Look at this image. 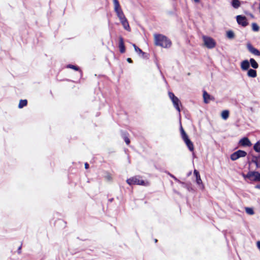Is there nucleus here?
Wrapping results in <instances>:
<instances>
[{
  "mask_svg": "<svg viewBox=\"0 0 260 260\" xmlns=\"http://www.w3.org/2000/svg\"><path fill=\"white\" fill-rule=\"evenodd\" d=\"M232 6L235 9H238L240 6V2L239 0H232L231 2Z\"/></svg>",
  "mask_w": 260,
  "mask_h": 260,
  "instance_id": "a211bd4d",
  "label": "nucleus"
},
{
  "mask_svg": "<svg viewBox=\"0 0 260 260\" xmlns=\"http://www.w3.org/2000/svg\"><path fill=\"white\" fill-rule=\"evenodd\" d=\"M226 37L230 39H233L235 37L234 32L232 30L228 31L226 32Z\"/></svg>",
  "mask_w": 260,
  "mask_h": 260,
  "instance_id": "5701e85b",
  "label": "nucleus"
},
{
  "mask_svg": "<svg viewBox=\"0 0 260 260\" xmlns=\"http://www.w3.org/2000/svg\"><path fill=\"white\" fill-rule=\"evenodd\" d=\"M157 240L156 239L155 240V242H156Z\"/></svg>",
  "mask_w": 260,
  "mask_h": 260,
  "instance_id": "4c0bfd02",
  "label": "nucleus"
},
{
  "mask_svg": "<svg viewBox=\"0 0 260 260\" xmlns=\"http://www.w3.org/2000/svg\"><path fill=\"white\" fill-rule=\"evenodd\" d=\"M124 139L126 144L128 145L130 143L129 139L127 137H124Z\"/></svg>",
  "mask_w": 260,
  "mask_h": 260,
  "instance_id": "c756f323",
  "label": "nucleus"
},
{
  "mask_svg": "<svg viewBox=\"0 0 260 260\" xmlns=\"http://www.w3.org/2000/svg\"><path fill=\"white\" fill-rule=\"evenodd\" d=\"M229 116V112L227 110H224L223 111H222V113H221V117L222 118L225 120Z\"/></svg>",
  "mask_w": 260,
  "mask_h": 260,
  "instance_id": "4be33fe9",
  "label": "nucleus"
},
{
  "mask_svg": "<svg viewBox=\"0 0 260 260\" xmlns=\"http://www.w3.org/2000/svg\"><path fill=\"white\" fill-rule=\"evenodd\" d=\"M85 169H88V168H89V165H88V163L86 162V163L85 164Z\"/></svg>",
  "mask_w": 260,
  "mask_h": 260,
  "instance_id": "72a5a7b5",
  "label": "nucleus"
},
{
  "mask_svg": "<svg viewBox=\"0 0 260 260\" xmlns=\"http://www.w3.org/2000/svg\"><path fill=\"white\" fill-rule=\"evenodd\" d=\"M120 52L122 53H124L125 51V46L124 44V40L122 37L119 38V45Z\"/></svg>",
  "mask_w": 260,
  "mask_h": 260,
  "instance_id": "f8f14e48",
  "label": "nucleus"
},
{
  "mask_svg": "<svg viewBox=\"0 0 260 260\" xmlns=\"http://www.w3.org/2000/svg\"><path fill=\"white\" fill-rule=\"evenodd\" d=\"M247 152L244 150H239L231 155L230 158L233 160H236L240 157H243L246 156Z\"/></svg>",
  "mask_w": 260,
  "mask_h": 260,
  "instance_id": "0eeeda50",
  "label": "nucleus"
},
{
  "mask_svg": "<svg viewBox=\"0 0 260 260\" xmlns=\"http://www.w3.org/2000/svg\"><path fill=\"white\" fill-rule=\"evenodd\" d=\"M246 212L249 215H253L254 214L253 210L251 208L246 207L245 208Z\"/></svg>",
  "mask_w": 260,
  "mask_h": 260,
  "instance_id": "bb28decb",
  "label": "nucleus"
},
{
  "mask_svg": "<svg viewBox=\"0 0 260 260\" xmlns=\"http://www.w3.org/2000/svg\"><path fill=\"white\" fill-rule=\"evenodd\" d=\"M27 104V101L26 100H21L19 101L18 107L19 108H22L24 106H26Z\"/></svg>",
  "mask_w": 260,
  "mask_h": 260,
  "instance_id": "412c9836",
  "label": "nucleus"
},
{
  "mask_svg": "<svg viewBox=\"0 0 260 260\" xmlns=\"http://www.w3.org/2000/svg\"><path fill=\"white\" fill-rule=\"evenodd\" d=\"M196 182L199 185L202 184V181L201 179L200 175H198V176L196 177Z\"/></svg>",
  "mask_w": 260,
  "mask_h": 260,
  "instance_id": "cd10ccee",
  "label": "nucleus"
},
{
  "mask_svg": "<svg viewBox=\"0 0 260 260\" xmlns=\"http://www.w3.org/2000/svg\"><path fill=\"white\" fill-rule=\"evenodd\" d=\"M120 22L121 23L123 28L125 30H126L128 31H130L131 28L129 27V24H128L127 19L125 17H124V18H123L122 19L120 20Z\"/></svg>",
  "mask_w": 260,
  "mask_h": 260,
  "instance_id": "ddd939ff",
  "label": "nucleus"
},
{
  "mask_svg": "<svg viewBox=\"0 0 260 260\" xmlns=\"http://www.w3.org/2000/svg\"><path fill=\"white\" fill-rule=\"evenodd\" d=\"M256 245H257V248L258 249H260V241H257V243H256Z\"/></svg>",
  "mask_w": 260,
  "mask_h": 260,
  "instance_id": "473e14b6",
  "label": "nucleus"
},
{
  "mask_svg": "<svg viewBox=\"0 0 260 260\" xmlns=\"http://www.w3.org/2000/svg\"><path fill=\"white\" fill-rule=\"evenodd\" d=\"M170 176H171V177H172V178H173V179H174L175 180H176V181H178V182H180V183H181V182H180V181H179V180H178V179H177V178H176L174 175H171V174H170Z\"/></svg>",
  "mask_w": 260,
  "mask_h": 260,
  "instance_id": "2f4dec72",
  "label": "nucleus"
},
{
  "mask_svg": "<svg viewBox=\"0 0 260 260\" xmlns=\"http://www.w3.org/2000/svg\"><path fill=\"white\" fill-rule=\"evenodd\" d=\"M154 43L156 45L163 48H169L171 46V42L166 36L160 34H155Z\"/></svg>",
  "mask_w": 260,
  "mask_h": 260,
  "instance_id": "f257e3e1",
  "label": "nucleus"
},
{
  "mask_svg": "<svg viewBox=\"0 0 260 260\" xmlns=\"http://www.w3.org/2000/svg\"><path fill=\"white\" fill-rule=\"evenodd\" d=\"M251 162L255 164L257 168H260V156H253Z\"/></svg>",
  "mask_w": 260,
  "mask_h": 260,
  "instance_id": "2eb2a0df",
  "label": "nucleus"
},
{
  "mask_svg": "<svg viewBox=\"0 0 260 260\" xmlns=\"http://www.w3.org/2000/svg\"><path fill=\"white\" fill-rule=\"evenodd\" d=\"M174 107L176 109L179 113L180 112V109L179 107V104H180V101L179 99L177 97L175 98V99H173L172 101Z\"/></svg>",
  "mask_w": 260,
  "mask_h": 260,
  "instance_id": "4468645a",
  "label": "nucleus"
},
{
  "mask_svg": "<svg viewBox=\"0 0 260 260\" xmlns=\"http://www.w3.org/2000/svg\"><path fill=\"white\" fill-rule=\"evenodd\" d=\"M239 145L242 147H250L252 145V143L248 138L244 137L239 141Z\"/></svg>",
  "mask_w": 260,
  "mask_h": 260,
  "instance_id": "1a4fd4ad",
  "label": "nucleus"
},
{
  "mask_svg": "<svg viewBox=\"0 0 260 260\" xmlns=\"http://www.w3.org/2000/svg\"><path fill=\"white\" fill-rule=\"evenodd\" d=\"M243 176L251 181H260V173L258 172L250 171L246 175L243 174Z\"/></svg>",
  "mask_w": 260,
  "mask_h": 260,
  "instance_id": "20e7f679",
  "label": "nucleus"
},
{
  "mask_svg": "<svg viewBox=\"0 0 260 260\" xmlns=\"http://www.w3.org/2000/svg\"><path fill=\"white\" fill-rule=\"evenodd\" d=\"M193 173H194V175L196 176V177L198 176V175H200L199 172L196 170H194Z\"/></svg>",
  "mask_w": 260,
  "mask_h": 260,
  "instance_id": "7c9ffc66",
  "label": "nucleus"
},
{
  "mask_svg": "<svg viewBox=\"0 0 260 260\" xmlns=\"http://www.w3.org/2000/svg\"><path fill=\"white\" fill-rule=\"evenodd\" d=\"M127 61L128 62H129V63H132V61H132V60L131 59V58H128L127 59Z\"/></svg>",
  "mask_w": 260,
  "mask_h": 260,
  "instance_id": "f704fd0d",
  "label": "nucleus"
},
{
  "mask_svg": "<svg viewBox=\"0 0 260 260\" xmlns=\"http://www.w3.org/2000/svg\"><path fill=\"white\" fill-rule=\"evenodd\" d=\"M246 46L250 53L257 56H260V52L257 49L254 48L250 43H247Z\"/></svg>",
  "mask_w": 260,
  "mask_h": 260,
  "instance_id": "9b49d317",
  "label": "nucleus"
},
{
  "mask_svg": "<svg viewBox=\"0 0 260 260\" xmlns=\"http://www.w3.org/2000/svg\"><path fill=\"white\" fill-rule=\"evenodd\" d=\"M126 182L129 185L137 184L143 186H148L149 185L148 182L141 179V178L139 176H135L130 178L126 180Z\"/></svg>",
  "mask_w": 260,
  "mask_h": 260,
  "instance_id": "f03ea898",
  "label": "nucleus"
},
{
  "mask_svg": "<svg viewBox=\"0 0 260 260\" xmlns=\"http://www.w3.org/2000/svg\"><path fill=\"white\" fill-rule=\"evenodd\" d=\"M181 135L182 139L187 146L188 148L190 151H193L194 150V146L192 142L188 138V136L185 132L183 127L181 126L180 127Z\"/></svg>",
  "mask_w": 260,
  "mask_h": 260,
  "instance_id": "7ed1b4c3",
  "label": "nucleus"
},
{
  "mask_svg": "<svg viewBox=\"0 0 260 260\" xmlns=\"http://www.w3.org/2000/svg\"><path fill=\"white\" fill-rule=\"evenodd\" d=\"M133 46H134L135 48V50L136 52H137L139 54H142V55H144L145 53L142 51V50L138 47L135 44H133Z\"/></svg>",
  "mask_w": 260,
  "mask_h": 260,
  "instance_id": "393cba45",
  "label": "nucleus"
},
{
  "mask_svg": "<svg viewBox=\"0 0 260 260\" xmlns=\"http://www.w3.org/2000/svg\"><path fill=\"white\" fill-rule=\"evenodd\" d=\"M237 23L242 25V26L245 27L248 25L247 18L245 16L242 15H238L236 17Z\"/></svg>",
  "mask_w": 260,
  "mask_h": 260,
  "instance_id": "6e6552de",
  "label": "nucleus"
},
{
  "mask_svg": "<svg viewBox=\"0 0 260 260\" xmlns=\"http://www.w3.org/2000/svg\"><path fill=\"white\" fill-rule=\"evenodd\" d=\"M114 11L116 12L117 17L119 20L122 19L123 18L125 17L119 5L118 0H113Z\"/></svg>",
  "mask_w": 260,
  "mask_h": 260,
  "instance_id": "39448f33",
  "label": "nucleus"
},
{
  "mask_svg": "<svg viewBox=\"0 0 260 260\" xmlns=\"http://www.w3.org/2000/svg\"><path fill=\"white\" fill-rule=\"evenodd\" d=\"M250 66L249 62L247 60H245L241 62V68L244 71L247 70Z\"/></svg>",
  "mask_w": 260,
  "mask_h": 260,
  "instance_id": "dca6fc26",
  "label": "nucleus"
},
{
  "mask_svg": "<svg viewBox=\"0 0 260 260\" xmlns=\"http://www.w3.org/2000/svg\"><path fill=\"white\" fill-rule=\"evenodd\" d=\"M247 75L252 78L256 77V71L253 69H249L247 72Z\"/></svg>",
  "mask_w": 260,
  "mask_h": 260,
  "instance_id": "f3484780",
  "label": "nucleus"
},
{
  "mask_svg": "<svg viewBox=\"0 0 260 260\" xmlns=\"http://www.w3.org/2000/svg\"><path fill=\"white\" fill-rule=\"evenodd\" d=\"M254 150L257 152H260V142L258 141L256 142L254 146H253Z\"/></svg>",
  "mask_w": 260,
  "mask_h": 260,
  "instance_id": "b1692460",
  "label": "nucleus"
},
{
  "mask_svg": "<svg viewBox=\"0 0 260 260\" xmlns=\"http://www.w3.org/2000/svg\"><path fill=\"white\" fill-rule=\"evenodd\" d=\"M203 39L204 41V45L209 49H212L215 47L216 43L214 40L209 37L203 36Z\"/></svg>",
  "mask_w": 260,
  "mask_h": 260,
  "instance_id": "423d86ee",
  "label": "nucleus"
},
{
  "mask_svg": "<svg viewBox=\"0 0 260 260\" xmlns=\"http://www.w3.org/2000/svg\"><path fill=\"white\" fill-rule=\"evenodd\" d=\"M203 98L204 102L205 103H208L210 98V95L206 91H204L203 92Z\"/></svg>",
  "mask_w": 260,
  "mask_h": 260,
  "instance_id": "aec40b11",
  "label": "nucleus"
},
{
  "mask_svg": "<svg viewBox=\"0 0 260 260\" xmlns=\"http://www.w3.org/2000/svg\"><path fill=\"white\" fill-rule=\"evenodd\" d=\"M195 3H199L200 2V0H193Z\"/></svg>",
  "mask_w": 260,
  "mask_h": 260,
  "instance_id": "e433bc0d",
  "label": "nucleus"
},
{
  "mask_svg": "<svg viewBox=\"0 0 260 260\" xmlns=\"http://www.w3.org/2000/svg\"><path fill=\"white\" fill-rule=\"evenodd\" d=\"M249 63H250V64L253 68H254V69L258 68V64L253 58L250 59Z\"/></svg>",
  "mask_w": 260,
  "mask_h": 260,
  "instance_id": "6ab92c4d",
  "label": "nucleus"
},
{
  "mask_svg": "<svg viewBox=\"0 0 260 260\" xmlns=\"http://www.w3.org/2000/svg\"><path fill=\"white\" fill-rule=\"evenodd\" d=\"M255 188L260 189V185H256Z\"/></svg>",
  "mask_w": 260,
  "mask_h": 260,
  "instance_id": "c9c22d12",
  "label": "nucleus"
},
{
  "mask_svg": "<svg viewBox=\"0 0 260 260\" xmlns=\"http://www.w3.org/2000/svg\"><path fill=\"white\" fill-rule=\"evenodd\" d=\"M252 29L254 31H258L259 29V27L256 23H252Z\"/></svg>",
  "mask_w": 260,
  "mask_h": 260,
  "instance_id": "a878e982",
  "label": "nucleus"
},
{
  "mask_svg": "<svg viewBox=\"0 0 260 260\" xmlns=\"http://www.w3.org/2000/svg\"><path fill=\"white\" fill-rule=\"evenodd\" d=\"M169 96L171 100V101L173 100V99H175V98H177L174 94L173 92H169Z\"/></svg>",
  "mask_w": 260,
  "mask_h": 260,
  "instance_id": "c85d7f7f",
  "label": "nucleus"
},
{
  "mask_svg": "<svg viewBox=\"0 0 260 260\" xmlns=\"http://www.w3.org/2000/svg\"><path fill=\"white\" fill-rule=\"evenodd\" d=\"M66 68L73 69L75 71H76V75L78 78H80L81 77L82 72L80 70L78 66H75V65H72V64H68L67 66H66Z\"/></svg>",
  "mask_w": 260,
  "mask_h": 260,
  "instance_id": "9d476101",
  "label": "nucleus"
}]
</instances>
